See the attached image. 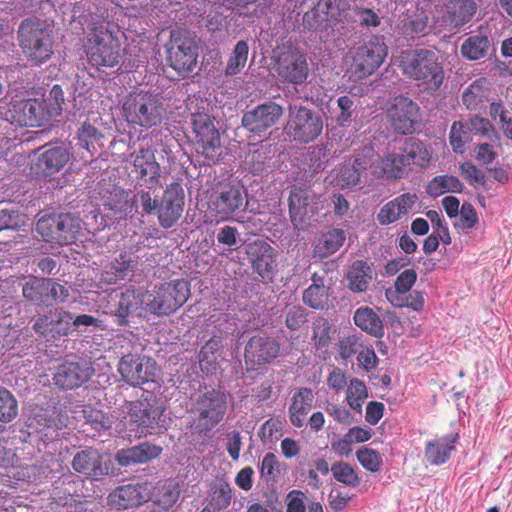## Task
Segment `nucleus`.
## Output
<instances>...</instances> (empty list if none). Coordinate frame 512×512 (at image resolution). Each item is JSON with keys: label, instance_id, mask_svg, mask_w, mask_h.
I'll use <instances>...</instances> for the list:
<instances>
[{"label": "nucleus", "instance_id": "59", "mask_svg": "<svg viewBox=\"0 0 512 512\" xmlns=\"http://www.w3.org/2000/svg\"><path fill=\"white\" fill-rule=\"evenodd\" d=\"M282 430V422L278 419L270 418L266 420L258 430V436L263 444L275 442Z\"/></svg>", "mask_w": 512, "mask_h": 512}, {"label": "nucleus", "instance_id": "63", "mask_svg": "<svg viewBox=\"0 0 512 512\" xmlns=\"http://www.w3.org/2000/svg\"><path fill=\"white\" fill-rule=\"evenodd\" d=\"M232 499V489L227 482L219 483L212 495V502L218 509L227 508Z\"/></svg>", "mask_w": 512, "mask_h": 512}, {"label": "nucleus", "instance_id": "35", "mask_svg": "<svg viewBox=\"0 0 512 512\" xmlns=\"http://www.w3.org/2000/svg\"><path fill=\"white\" fill-rule=\"evenodd\" d=\"M458 438L459 435L456 433L427 441L425 445V458L427 462L436 466L446 463L450 459L451 453L455 450Z\"/></svg>", "mask_w": 512, "mask_h": 512}, {"label": "nucleus", "instance_id": "15", "mask_svg": "<svg viewBox=\"0 0 512 512\" xmlns=\"http://www.w3.org/2000/svg\"><path fill=\"white\" fill-rule=\"evenodd\" d=\"M192 129L195 134L197 152L208 161L215 162L220 156V134L212 118L206 113L192 115Z\"/></svg>", "mask_w": 512, "mask_h": 512}, {"label": "nucleus", "instance_id": "40", "mask_svg": "<svg viewBox=\"0 0 512 512\" xmlns=\"http://www.w3.org/2000/svg\"><path fill=\"white\" fill-rule=\"evenodd\" d=\"M346 239L342 229H331L323 233L313 247V258L325 259L334 254L344 244Z\"/></svg>", "mask_w": 512, "mask_h": 512}, {"label": "nucleus", "instance_id": "52", "mask_svg": "<svg viewBox=\"0 0 512 512\" xmlns=\"http://www.w3.org/2000/svg\"><path fill=\"white\" fill-rule=\"evenodd\" d=\"M18 415V402L5 387L0 386V422L9 423Z\"/></svg>", "mask_w": 512, "mask_h": 512}, {"label": "nucleus", "instance_id": "1", "mask_svg": "<svg viewBox=\"0 0 512 512\" xmlns=\"http://www.w3.org/2000/svg\"><path fill=\"white\" fill-rule=\"evenodd\" d=\"M399 67L406 77L417 82L425 91L440 89L445 79L443 63L436 51L421 48L401 53Z\"/></svg>", "mask_w": 512, "mask_h": 512}, {"label": "nucleus", "instance_id": "7", "mask_svg": "<svg viewBox=\"0 0 512 512\" xmlns=\"http://www.w3.org/2000/svg\"><path fill=\"white\" fill-rule=\"evenodd\" d=\"M190 297V283L185 279H174L155 284L147 290L146 311L162 317L179 310Z\"/></svg>", "mask_w": 512, "mask_h": 512}, {"label": "nucleus", "instance_id": "64", "mask_svg": "<svg viewBox=\"0 0 512 512\" xmlns=\"http://www.w3.org/2000/svg\"><path fill=\"white\" fill-rule=\"evenodd\" d=\"M307 322L306 309L300 305L291 307L286 314V326L290 330H298Z\"/></svg>", "mask_w": 512, "mask_h": 512}, {"label": "nucleus", "instance_id": "33", "mask_svg": "<svg viewBox=\"0 0 512 512\" xmlns=\"http://www.w3.org/2000/svg\"><path fill=\"white\" fill-rule=\"evenodd\" d=\"M491 127L488 120L474 117L469 121H455L452 124L449 140L455 153L462 154L464 152L465 144L470 140V134L473 129L481 130L482 133L487 134Z\"/></svg>", "mask_w": 512, "mask_h": 512}, {"label": "nucleus", "instance_id": "61", "mask_svg": "<svg viewBox=\"0 0 512 512\" xmlns=\"http://www.w3.org/2000/svg\"><path fill=\"white\" fill-rule=\"evenodd\" d=\"M458 216L459 222L456 226L464 230L472 229L478 222L477 212L469 202H464L462 204Z\"/></svg>", "mask_w": 512, "mask_h": 512}, {"label": "nucleus", "instance_id": "60", "mask_svg": "<svg viewBox=\"0 0 512 512\" xmlns=\"http://www.w3.org/2000/svg\"><path fill=\"white\" fill-rule=\"evenodd\" d=\"M337 105L340 110L336 117L337 123L343 127L349 126L355 113L353 99L346 95L341 96L337 100Z\"/></svg>", "mask_w": 512, "mask_h": 512}, {"label": "nucleus", "instance_id": "32", "mask_svg": "<svg viewBox=\"0 0 512 512\" xmlns=\"http://www.w3.org/2000/svg\"><path fill=\"white\" fill-rule=\"evenodd\" d=\"M72 467L76 472L93 479H98L109 472V467L102 462L101 454L94 448L77 452L72 460Z\"/></svg>", "mask_w": 512, "mask_h": 512}, {"label": "nucleus", "instance_id": "8", "mask_svg": "<svg viewBox=\"0 0 512 512\" xmlns=\"http://www.w3.org/2000/svg\"><path fill=\"white\" fill-rule=\"evenodd\" d=\"M228 407L227 396L218 389L199 393L192 398L189 413L199 431H211L224 418Z\"/></svg>", "mask_w": 512, "mask_h": 512}, {"label": "nucleus", "instance_id": "51", "mask_svg": "<svg viewBox=\"0 0 512 512\" xmlns=\"http://www.w3.org/2000/svg\"><path fill=\"white\" fill-rule=\"evenodd\" d=\"M367 397L368 392L364 382L357 378L351 379L346 392V400L349 406L360 412Z\"/></svg>", "mask_w": 512, "mask_h": 512}, {"label": "nucleus", "instance_id": "16", "mask_svg": "<svg viewBox=\"0 0 512 512\" xmlns=\"http://www.w3.org/2000/svg\"><path fill=\"white\" fill-rule=\"evenodd\" d=\"M157 371L156 361L144 355L129 353L122 356L118 363V372L122 379L135 387L154 382Z\"/></svg>", "mask_w": 512, "mask_h": 512}, {"label": "nucleus", "instance_id": "57", "mask_svg": "<svg viewBox=\"0 0 512 512\" xmlns=\"http://www.w3.org/2000/svg\"><path fill=\"white\" fill-rule=\"evenodd\" d=\"M25 224V216L16 209H0V231L19 230Z\"/></svg>", "mask_w": 512, "mask_h": 512}, {"label": "nucleus", "instance_id": "62", "mask_svg": "<svg viewBox=\"0 0 512 512\" xmlns=\"http://www.w3.org/2000/svg\"><path fill=\"white\" fill-rule=\"evenodd\" d=\"M49 114L51 116H58L63 111L65 105L64 92L60 85H54L47 98Z\"/></svg>", "mask_w": 512, "mask_h": 512}, {"label": "nucleus", "instance_id": "27", "mask_svg": "<svg viewBox=\"0 0 512 512\" xmlns=\"http://www.w3.org/2000/svg\"><path fill=\"white\" fill-rule=\"evenodd\" d=\"M71 328L72 314L63 309L50 310L39 316L33 324V330L45 338L67 336Z\"/></svg>", "mask_w": 512, "mask_h": 512}, {"label": "nucleus", "instance_id": "9", "mask_svg": "<svg viewBox=\"0 0 512 512\" xmlns=\"http://www.w3.org/2000/svg\"><path fill=\"white\" fill-rule=\"evenodd\" d=\"M348 73L354 80L372 75L387 57L388 48L383 36L373 35L367 41L352 48Z\"/></svg>", "mask_w": 512, "mask_h": 512}, {"label": "nucleus", "instance_id": "5", "mask_svg": "<svg viewBox=\"0 0 512 512\" xmlns=\"http://www.w3.org/2000/svg\"><path fill=\"white\" fill-rule=\"evenodd\" d=\"M122 112L129 124L149 129L161 124L165 108L159 94L140 90L125 97Z\"/></svg>", "mask_w": 512, "mask_h": 512}, {"label": "nucleus", "instance_id": "39", "mask_svg": "<svg viewBox=\"0 0 512 512\" xmlns=\"http://www.w3.org/2000/svg\"><path fill=\"white\" fill-rule=\"evenodd\" d=\"M105 206L120 218H125L137 212L134 193L121 187H114L105 201Z\"/></svg>", "mask_w": 512, "mask_h": 512}, {"label": "nucleus", "instance_id": "36", "mask_svg": "<svg viewBox=\"0 0 512 512\" xmlns=\"http://www.w3.org/2000/svg\"><path fill=\"white\" fill-rule=\"evenodd\" d=\"M13 122L20 126H36L44 114L42 104L35 99L20 100L13 104Z\"/></svg>", "mask_w": 512, "mask_h": 512}, {"label": "nucleus", "instance_id": "55", "mask_svg": "<svg viewBox=\"0 0 512 512\" xmlns=\"http://www.w3.org/2000/svg\"><path fill=\"white\" fill-rule=\"evenodd\" d=\"M269 152L265 149H256L249 152L244 160V165L254 175H261L267 171L266 161Z\"/></svg>", "mask_w": 512, "mask_h": 512}, {"label": "nucleus", "instance_id": "26", "mask_svg": "<svg viewBox=\"0 0 512 512\" xmlns=\"http://www.w3.org/2000/svg\"><path fill=\"white\" fill-rule=\"evenodd\" d=\"M252 268L263 281H272L277 269V253L263 240H256L248 245Z\"/></svg>", "mask_w": 512, "mask_h": 512}, {"label": "nucleus", "instance_id": "3", "mask_svg": "<svg viewBox=\"0 0 512 512\" xmlns=\"http://www.w3.org/2000/svg\"><path fill=\"white\" fill-rule=\"evenodd\" d=\"M165 407L152 393L128 403L124 427L129 438H141L165 428Z\"/></svg>", "mask_w": 512, "mask_h": 512}, {"label": "nucleus", "instance_id": "48", "mask_svg": "<svg viewBox=\"0 0 512 512\" xmlns=\"http://www.w3.org/2000/svg\"><path fill=\"white\" fill-rule=\"evenodd\" d=\"M249 46L244 40L236 43L225 68L227 76H235L245 67L248 59Z\"/></svg>", "mask_w": 512, "mask_h": 512}, {"label": "nucleus", "instance_id": "46", "mask_svg": "<svg viewBox=\"0 0 512 512\" xmlns=\"http://www.w3.org/2000/svg\"><path fill=\"white\" fill-rule=\"evenodd\" d=\"M180 496V485L176 479H167L155 488L153 502L163 510L174 506Z\"/></svg>", "mask_w": 512, "mask_h": 512}, {"label": "nucleus", "instance_id": "43", "mask_svg": "<svg viewBox=\"0 0 512 512\" xmlns=\"http://www.w3.org/2000/svg\"><path fill=\"white\" fill-rule=\"evenodd\" d=\"M488 28L480 27L477 34L468 37L461 45V54L469 60H479L486 56L490 47Z\"/></svg>", "mask_w": 512, "mask_h": 512}, {"label": "nucleus", "instance_id": "21", "mask_svg": "<svg viewBox=\"0 0 512 512\" xmlns=\"http://www.w3.org/2000/svg\"><path fill=\"white\" fill-rule=\"evenodd\" d=\"M349 8L348 0H318L314 7L303 15V24L309 30H318L328 21H342Z\"/></svg>", "mask_w": 512, "mask_h": 512}, {"label": "nucleus", "instance_id": "19", "mask_svg": "<svg viewBox=\"0 0 512 512\" xmlns=\"http://www.w3.org/2000/svg\"><path fill=\"white\" fill-rule=\"evenodd\" d=\"M129 161L132 165V172L140 186H145L149 190L162 187L161 166L157 162L154 150L151 147H142L138 151L130 154Z\"/></svg>", "mask_w": 512, "mask_h": 512}, {"label": "nucleus", "instance_id": "22", "mask_svg": "<svg viewBox=\"0 0 512 512\" xmlns=\"http://www.w3.org/2000/svg\"><path fill=\"white\" fill-rule=\"evenodd\" d=\"M43 152L32 161L30 173L37 177H47L61 171L71 159V153L64 146L42 147Z\"/></svg>", "mask_w": 512, "mask_h": 512}, {"label": "nucleus", "instance_id": "34", "mask_svg": "<svg viewBox=\"0 0 512 512\" xmlns=\"http://www.w3.org/2000/svg\"><path fill=\"white\" fill-rule=\"evenodd\" d=\"M314 393L308 387H300L293 392L288 407V416L291 425L295 428H302L306 417L313 407Z\"/></svg>", "mask_w": 512, "mask_h": 512}, {"label": "nucleus", "instance_id": "2", "mask_svg": "<svg viewBox=\"0 0 512 512\" xmlns=\"http://www.w3.org/2000/svg\"><path fill=\"white\" fill-rule=\"evenodd\" d=\"M431 155L426 146L415 138L404 142L401 152H388L384 156H377V166L373 174L386 177L390 180L404 178L410 165L426 168L430 163Z\"/></svg>", "mask_w": 512, "mask_h": 512}, {"label": "nucleus", "instance_id": "12", "mask_svg": "<svg viewBox=\"0 0 512 512\" xmlns=\"http://www.w3.org/2000/svg\"><path fill=\"white\" fill-rule=\"evenodd\" d=\"M198 58V44L187 31H172L167 61L178 73L192 72Z\"/></svg>", "mask_w": 512, "mask_h": 512}, {"label": "nucleus", "instance_id": "54", "mask_svg": "<svg viewBox=\"0 0 512 512\" xmlns=\"http://www.w3.org/2000/svg\"><path fill=\"white\" fill-rule=\"evenodd\" d=\"M331 472L336 481L348 487H357L360 478L352 466L346 462H336L331 466Z\"/></svg>", "mask_w": 512, "mask_h": 512}, {"label": "nucleus", "instance_id": "18", "mask_svg": "<svg viewBox=\"0 0 512 512\" xmlns=\"http://www.w3.org/2000/svg\"><path fill=\"white\" fill-rule=\"evenodd\" d=\"M317 196L306 187L293 186L288 197L290 221L297 230H304L317 212Z\"/></svg>", "mask_w": 512, "mask_h": 512}, {"label": "nucleus", "instance_id": "38", "mask_svg": "<svg viewBox=\"0 0 512 512\" xmlns=\"http://www.w3.org/2000/svg\"><path fill=\"white\" fill-rule=\"evenodd\" d=\"M476 9L474 0H451L446 5L444 22L455 28L461 27L472 19Z\"/></svg>", "mask_w": 512, "mask_h": 512}, {"label": "nucleus", "instance_id": "56", "mask_svg": "<svg viewBox=\"0 0 512 512\" xmlns=\"http://www.w3.org/2000/svg\"><path fill=\"white\" fill-rule=\"evenodd\" d=\"M101 137L102 135L98 129L87 122L83 123L78 131V142L80 147L90 153L92 152V149H95L94 144L100 140Z\"/></svg>", "mask_w": 512, "mask_h": 512}, {"label": "nucleus", "instance_id": "13", "mask_svg": "<svg viewBox=\"0 0 512 512\" xmlns=\"http://www.w3.org/2000/svg\"><path fill=\"white\" fill-rule=\"evenodd\" d=\"M23 297L39 306H51L54 302H64L69 296V290L50 278L29 276L22 283Z\"/></svg>", "mask_w": 512, "mask_h": 512}, {"label": "nucleus", "instance_id": "11", "mask_svg": "<svg viewBox=\"0 0 512 512\" xmlns=\"http://www.w3.org/2000/svg\"><path fill=\"white\" fill-rule=\"evenodd\" d=\"M323 130V120L319 112L303 106H290L285 127L287 136L300 143L314 141Z\"/></svg>", "mask_w": 512, "mask_h": 512}, {"label": "nucleus", "instance_id": "41", "mask_svg": "<svg viewBox=\"0 0 512 512\" xmlns=\"http://www.w3.org/2000/svg\"><path fill=\"white\" fill-rule=\"evenodd\" d=\"M346 280L352 292H365L372 280V269L366 261L356 260L349 267Z\"/></svg>", "mask_w": 512, "mask_h": 512}, {"label": "nucleus", "instance_id": "20", "mask_svg": "<svg viewBox=\"0 0 512 512\" xmlns=\"http://www.w3.org/2000/svg\"><path fill=\"white\" fill-rule=\"evenodd\" d=\"M275 71L282 82L293 85L305 83L309 75L306 55L296 48L283 51L277 58Z\"/></svg>", "mask_w": 512, "mask_h": 512}, {"label": "nucleus", "instance_id": "23", "mask_svg": "<svg viewBox=\"0 0 512 512\" xmlns=\"http://www.w3.org/2000/svg\"><path fill=\"white\" fill-rule=\"evenodd\" d=\"M151 498L147 483L118 486L107 497V505L112 510H127L138 507Z\"/></svg>", "mask_w": 512, "mask_h": 512}, {"label": "nucleus", "instance_id": "25", "mask_svg": "<svg viewBox=\"0 0 512 512\" xmlns=\"http://www.w3.org/2000/svg\"><path fill=\"white\" fill-rule=\"evenodd\" d=\"M419 106L411 99L396 97L388 110V118L393 129L400 134H410L417 123Z\"/></svg>", "mask_w": 512, "mask_h": 512}, {"label": "nucleus", "instance_id": "37", "mask_svg": "<svg viewBox=\"0 0 512 512\" xmlns=\"http://www.w3.org/2000/svg\"><path fill=\"white\" fill-rule=\"evenodd\" d=\"M162 448L155 444L142 443L129 449H122L117 452L116 460L121 466H129L136 463H146L157 458Z\"/></svg>", "mask_w": 512, "mask_h": 512}, {"label": "nucleus", "instance_id": "24", "mask_svg": "<svg viewBox=\"0 0 512 512\" xmlns=\"http://www.w3.org/2000/svg\"><path fill=\"white\" fill-rule=\"evenodd\" d=\"M184 207V191L178 183L170 184L164 191L157 213L161 227H173L182 215Z\"/></svg>", "mask_w": 512, "mask_h": 512}, {"label": "nucleus", "instance_id": "53", "mask_svg": "<svg viewBox=\"0 0 512 512\" xmlns=\"http://www.w3.org/2000/svg\"><path fill=\"white\" fill-rule=\"evenodd\" d=\"M85 423L97 432L111 429L114 418L101 410L88 408L83 410Z\"/></svg>", "mask_w": 512, "mask_h": 512}, {"label": "nucleus", "instance_id": "4", "mask_svg": "<svg viewBox=\"0 0 512 512\" xmlns=\"http://www.w3.org/2000/svg\"><path fill=\"white\" fill-rule=\"evenodd\" d=\"M23 53L35 65L45 63L53 54V30L45 20L28 18L18 29Z\"/></svg>", "mask_w": 512, "mask_h": 512}, {"label": "nucleus", "instance_id": "30", "mask_svg": "<svg viewBox=\"0 0 512 512\" xmlns=\"http://www.w3.org/2000/svg\"><path fill=\"white\" fill-rule=\"evenodd\" d=\"M147 291L129 287L121 292L117 307L114 312L117 325L124 326L128 324V316L134 313L141 315L146 311Z\"/></svg>", "mask_w": 512, "mask_h": 512}, {"label": "nucleus", "instance_id": "58", "mask_svg": "<svg viewBox=\"0 0 512 512\" xmlns=\"http://www.w3.org/2000/svg\"><path fill=\"white\" fill-rule=\"evenodd\" d=\"M357 459L360 464L368 471L377 472L382 465V458L380 454L368 447L360 448L356 453Z\"/></svg>", "mask_w": 512, "mask_h": 512}, {"label": "nucleus", "instance_id": "45", "mask_svg": "<svg viewBox=\"0 0 512 512\" xmlns=\"http://www.w3.org/2000/svg\"><path fill=\"white\" fill-rule=\"evenodd\" d=\"M489 96V81L486 78H479L471 83L463 92V104L469 110H477L482 107Z\"/></svg>", "mask_w": 512, "mask_h": 512}, {"label": "nucleus", "instance_id": "42", "mask_svg": "<svg viewBox=\"0 0 512 512\" xmlns=\"http://www.w3.org/2000/svg\"><path fill=\"white\" fill-rule=\"evenodd\" d=\"M139 256L132 251L121 252L109 265L107 274H112L115 280L131 279L138 267Z\"/></svg>", "mask_w": 512, "mask_h": 512}, {"label": "nucleus", "instance_id": "49", "mask_svg": "<svg viewBox=\"0 0 512 512\" xmlns=\"http://www.w3.org/2000/svg\"><path fill=\"white\" fill-rule=\"evenodd\" d=\"M330 287L310 285L303 292L304 304L315 310H322L328 304Z\"/></svg>", "mask_w": 512, "mask_h": 512}, {"label": "nucleus", "instance_id": "28", "mask_svg": "<svg viewBox=\"0 0 512 512\" xmlns=\"http://www.w3.org/2000/svg\"><path fill=\"white\" fill-rule=\"evenodd\" d=\"M282 114V107L269 101L244 113L242 125L251 132L261 133L275 125Z\"/></svg>", "mask_w": 512, "mask_h": 512}, {"label": "nucleus", "instance_id": "50", "mask_svg": "<svg viewBox=\"0 0 512 512\" xmlns=\"http://www.w3.org/2000/svg\"><path fill=\"white\" fill-rule=\"evenodd\" d=\"M312 330V341L316 350L327 352L331 343L330 323L325 318L319 317L313 322Z\"/></svg>", "mask_w": 512, "mask_h": 512}, {"label": "nucleus", "instance_id": "47", "mask_svg": "<svg viewBox=\"0 0 512 512\" xmlns=\"http://www.w3.org/2000/svg\"><path fill=\"white\" fill-rule=\"evenodd\" d=\"M464 189L463 183L458 177L450 174L433 177L426 186V193L431 197H439L445 193H461Z\"/></svg>", "mask_w": 512, "mask_h": 512}, {"label": "nucleus", "instance_id": "29", "mask_svg": "<svg viewBox=\"0 0 512 512\" xmlns=\"http://www.w3.org/2000/svg\"><path fill=\"white\" fill-rule=\"evenodd\" d=\"M280 353V343L267 335L251 337L245 346L246 363L265 365L271 363Z\"/></svg>", "mask_w": 512, "mask_h": 512}, {"label": "nucleus", "instance_id": "44", "mask_svg": "<svg viewBox=\"0 0 512 512\" xmlns=\"http://www.w3.org/2000/svg\"><path fill=\"white\" fill-rule=\"evenodd\" d=\"M354 322L361 330L380 338L384 335V325L379 315L369 307H360L354 313Z\"/></svg>", "mask_w": 512, "mask_h": 512}, {"label": "nucleus", "instance_id": "14", "mask_svg": "<svg viewBox=\"0 0 512 512\" xmlns=\"http://www.w3.org/2000/svg\"><path fill=\"white\" fill-rule=\"evenodd\" d=\"M245 189L231 183H219L209 196L208 207L221 219H228L246 205Z\"/></svg>", "mask_w": 512, "mask_h": 512}, {"label": "nucleus", "instance_id": "31", "mask_svg": "<svg viewBox=\"0 0 512 512\" xmlns=\"http://www.w3.org/2000/svg\"><path fill=\"white\" fill-rule=\"evenodd\" d=\"M418 200V195L411 192L397 196L380 208L377 214V221L381 225H389L398 221L409 213Z\"/></svg>", "mask_w": 512, "mask_h": 512}, {"label": "nucleus", "instance_id": "17", "mask_svg": "<svg viewBox=\"0 0 512 512\" xmlns=\"http://www.w3.org/2000/svg\"><path fill=\"white\" fill-rule=\"evenodd\" d=\"M94 372L91 361L79 357L68 358L57 366L53 381L59 389L72 390L88 382Z\"/></svg>", "mask_w": 512, "mask_h": 512}, {"label": "nucleus", "instance_id": "10", "mask_svg": "<svg viewBox=\"0 0 512 512\" xmlns=\"http://www.w3.org/2000/svg\"><path fill=\"white\" fill-rule=\"evenodd\" d=\"M81 219L70 213L41 216L35 231L46 242L60 246L74 243L82 230Z\"/></svg>", "mask_w": 512, "mask_h": 512}, {"label": "nucleus", "instance_id": "6", "mask_svg": "<svg viewBox=\"0 0 512 512\" xmlns=\"http://www.w3.org/2000/svg\"><path fill=\"white\" fill-rule=\"evenodd\" d=\"M85 52L88 62L97 68L115 67L123 52L119 38L109 29L108 23L96 24L87 36Z\"/></svg>", "mask_w": 512, "mask_h": 512}]
</instances>
